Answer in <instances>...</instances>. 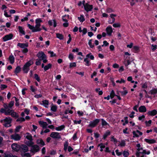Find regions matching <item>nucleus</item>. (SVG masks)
Wrapping results in <instances>:
<instances>
[{"instance_id": "obj_1", "label": "nucleus", "mask_w": 157, "mask_h": 157, "mask_svg": "<svg viewBox=\"0 0 157 157\" xmlns=\"http://www.w3.org/2000/svg\"><path fill=\"white\" fill-rule=\"evenodd\" d=\"M33 61L30 60L27 62L22 67V70L24 73H28L29 70V67L33 64Z\"/></svg>"}, {"instance_id": "obj_2", "label": "nucleus", "mask_w": 157, "mask_h": 157, "mask_svg": "<svg viewBox=\"0 0 157 157\" xmlns=\"http://www.w3.org/2000/svg\"><path fill=\"white\" fill-rule=\"evenodd\" d=\"M100 119H96L93 121H90L88 126L92 128H94L100 122Z\"/></svg>"}, {"instance_id": "obj_3", "label": "nucleus", "mask_w": 157, "mask_h": 157, "mask_svg": "<svg viewBox=\"0 0 157 157\" xmlns=\"http://www.w3.org/2000/svg\"><path fill=\"white\" fill-rule=\"evenodd\" d=\"M69 144V142L67 140L66 141L64 144V148L63 150L65 151H67L68 147V151L69 152H70L73 150V148L70 146H68Z\"/></svg>"}, {"instance_id": "obj_4", "label": "nucleus", "mask_w": 157, "mask_h": 157, "mask_svg": "<svg viewBox=\"0 0 157 157\" xmlns=\"http://www.w3.org/2000/svg\"><path fill=\"white\" fill-rule=\"evenodd\" d=\"M21 136L18 134L15 133L14 134H12L10 136V138L12 140H13L15 141H19L20 140Z\"/></svg>"}, {"instance_id": "obj_5", "label": "nucleus", "mask_w": 157, "mask_h": 157, "mask_svg": "<svg viewBox=\"0 0 157 157\" xmlns=\"http://www.w3.org/2000/svg\"><path fill=\"white\" fill-rule=\"evenodd\" d=\"M11 147L13 150L17 152L20 151V148H21L20 145L17 143L13 144L11 146Z\"/></svg>"}, {"instance_id": "obj_6", "label": "nucleus", "mask_w": 157, "mask_h": 157, "mask_svg": "<svg viewBox=\"0 0 157 157\" xmlns=\"http://www.w3.org/2000/svg\"><path fill=\"white\" fill-rule=\"evenodd\" d=\"M13 37V35L11 33L8 35H6L3 37L2 38L3 41L4 42L11 40Z\"/></svg>"}, {"instance_id": "obj_7", "label": "nucleus", "mask_w": 157, "mask_h": 157, "mask_svg": "<svg viewBox=\"0 0 157 157\" xmlns=\"http://www.w3.org/2000/svg\"><path fill=\"white\" fill-rule=\"evenodd\" d=\"M50 136L53 138L59 139L61 138V136L59 135V133L56 132H52Z\"/></svg>"}, {"instance_id": "obj_8", "label": "nucleus", "mask_w": 157, "mask_h": 157, "mask_svg": "<svg viewBox=\"0 0 157 157\" xmlns=\"http://www.w3.org/2000/svg\"><path fill=\"white\" fill-rule=\"evenodd\" d=\"M85 10L87 12L91 11L93 9V6L92 5H89L88 3H86L85 6H84Z\"/></svg>"}, {"instance_id": "obj_9", "label": "nucleus", "mask_w": 157, "mask_h": 157, "mask_svg": "<svg viewBox=\"0 0 157 157\" xmlns=\"http://www.w3.org/2000/svg\"><path fill=\"white\" fill-rule=\"evenodd\" d=\"M36 56L40 59L47 58L46 55L42 51L39 52L37 54Z\"/></svg>"}, {"instance_id": "obj_10", "label": "nucleus", "mask_w": 157, "mask_h": 157, "mask_svg": "<svg viewBox=\"0 0 157 157\" xmlns=\"http://www.w3.org/2000/svg\"><path fill=\"white\" fill-rule=\"evenodd\" d=\"M20 151L21 152H25L29 151L28 147L25 145H22L21 146H20Z\"/></svg>"}, {"instance_id": "obj_11", "label": "nucleus", "mask_w": 157, "mask_h": 157, "mask_svg": "<svg viewBox=\"0 0 157 157\" xmlns=\"http://www.w3.org/2000/svg\"><path fill=\"white\" fill-rule=\"evenodd\" d=\"M106 31L108 36H111L113 32L111 26H108L106 29Z\"/></svg>"}, {"instance_id": "obj_12", "label": "nucleus", "mask_w": 157, "mask_h": 157, "mask_svg": "<svg viewBox=\"0 0 157 157\" xmlns=\"http://www.w3.org/2000/svg\"><path fill=\"white\" fill-rule=\"evenodd\" d=\"M147 114L149 116H154L157 114V110L154 109L151 111H148Z\"/></svg>"}, {"instance_id": "obj_13", "label": "nucleus", "mask_w": 157, "mask_h": 157, "mask_svg": "<svg viewBox=\"0 0 157 157\" xmlns=\"http://www.w3.org/2000/svg\"><path fill=\"white\" fill-rule=\"evenodd\" d=\"M138 110L140 113H144L146 112L147 109L144 105H141L139 107Z\"/></svg>"}, {"instance_id": "obj_14", "label": "nucleus", "mask_w": 157, "mask_h": 157, "mask_svg": "<svg viewBox=\"0 0 157 157\" xmlns=\"http://www.w3.org/2000/svg\"><path fill=\"white\" fill-rule=\"evenodd\" d=\"M12 119L10 117H6L3 120L1 121V122H2L3 121H4L5 123H7L8 124H11Z\"/></svg>"}, {"instance_id": "obj_15", "label": "nucleus", "mask_w": 157, "mask_h": 157, "mask_svg": "<svg viewBox=\"0 0 157 157\" xmlns=\"http://www.w3.org/2000/svg\"><path fill=\"white\" fill-rule=\"evenodd\" d=\"M17 46H18L21 48H25L28 46V44L27 43H17Z\"/></svg>"}, {"instance_id": "obj_16", "label": "nucleus", "mask_w": 157, "mask_h": 157, "mask_svg": "<svg viewBox=\"0 0 157 157\" xmlns=\"http://www.w3.org/2000/svg\"><path fill=\"white\" fill-rule=\"evenodd\" d=\"M144 141L149 144L155 143L156 142V141L154 139H145Z\"/></svg>"}, {"instance_id": "obj_17", "label": "nucleus", "mask_w": 157, "mask_h": 157, "mask_svg": "<svg viewBox=\"0 0 157 157\" xmlns=\"http://www.w3.org/2000/svg\"><path fill=\"white\" fill-rule=\"evenodd\" d=\"M53 22L52 20H49L48 21V24L50 26H52L53 25V26L56 27L57 26V23L56 21L54 19L53 20Z\"/></svg>"}, {"instance_id": "obj_18", "label": "nucleus", "mask_w": 157, "mask_h": 157, "mask_svg": "<svg viewBox=\"0 0 157 157\" xmlns=\"http://www.w3.org/2000/svg\"><path fill=\"white\" fill-rule=\"evenodd\" d=\"M32 151L33 152H37L39 150V147L37 145H33L32 147Z\"/></svg>"}, {"instance_id": "obj_19", "label": "nucleus", "mask_w": 157, "mask_h": 157, "mask_svg": "<svg viewBox=\"0 0 157 157\" xmlns=\"http://www.w3.org/2000/svg\"><path fill=\"white\" fill-rule=\"evenodd\" d=\"M111 134V132L109 130H107L103 135L102 139L105 140L107 138V136Z\"/></svg>"}, {"instance_id": "obj_20", "label": "nucleus", "mask_w": 157, "mask_h": 157, "mask_svg": "<svg viewBox=\"0 0 157 157\" xmlns=\"http://www.w3.org/2000/svg\"><path fill=\"white\" fill-rule=\"evenodd\" d=\"M21 71V68L20 66H17L14 71V73L16 75L20 72Z\"/></svg>"}, {"instance_id": "obj_21", "label": "nucleus", "mask_w": 157, "mask_h": 157, "mask_svg": "<svg viewBox=\"0 0 157 157\" xmlns=\"http://www.w3.org/2000/svg\"><path fill=\"white\" fill-rule=\"evenodd\" d=\"M39 123L40 125L42 126V127L43 128H46L48 125V124L46 122L41 121H39Z\"/></svg>"}, {"instance_id": "obj_22", "label": "nucleus", "mask_w": 157, "mask_h": 157, "mask_svg": "<svg viewBox=\"0 0 157 157\" xmlns=\"http://www.w3.org/2000/svg\"><path fill=\"white\" fill-rule=\"evenodd\" d=\"M27 26L30 29L32 30V32L35 33L37 32V31H35V30H36V29L35 27H34V26H32L29 24H28Z\"/></svg>"}, {"instance_id": "obj_23", "label": "nucleus", "mask_w": 157, "mask_h": 157, "mask_svg": "<svg viewBox=\"0 0 157 157\" xmlns=\"http://www.w3.org/2000/svg\"><path fill=\"white\" fill-rule=\"evenodd\" d=\"M36 24V25L35 26V27L36 30H35V31H37V32L40 31L42 30V29L40 28V26H41L40 23Z\"/></svg>"}, {"instance_id": "obj_24", "label": "nucleus", "mask_w": 157, "mask_h": 157, "mask_svg": "<svg viewBox=\"0 0 157 157\" xmlns=\"http://www.w3.org/2000/svg\"><path fill=\"white\" fill-rule=\"evenodd\" d=\"M37 144L42 146H44L45 145L44 142L42 139H38L36 141Z\"/></svg>"}, {"instance_id": "obj_25", "label": "nucleus", "mask_w": 157, "mask_h": 157, "mask_svg": "<svg viewBox=\"0 0 157 157\" xmlns=\"http://www.w3.org/2000/svg\"><path fill=\"white\" fill-rule=\"evenodd\" d=\"M18 29H19V32L20 33H21L23 35H25V31L24 30L22 26H18Z\"/></svg>"}, {"instance_id": "obj_26", "label": "nucleus", "mask_w": 157, "mask_h": 157, "mask_svg": "<svg viewBox=\"0 0 157 157\" xmlns=\"http://www.w3.org/2000/svg\"><path fill=\"white\" fill-rule=\"evenodd\" d=\"M9 59L11 64H13L15 61V58L13 55H11L9 56Z\"/></svg>"}, {"instance_id": "obj_27", "label": "nucleus", "mask_w": 157, "mask_h": 157, "mask_svg": "<svg viewBox=\"0 0 157 157\" xmlns=\"http://www.w3.org/2000/svg\"><path fill=\"white\" fill-rule=\"evenodd\" d=\"M149 94H157V88H154L151 90L149 92Z\"/></svg>"}, {"instance_id": "obj_28", "label": "nucleus", "mask_w": 157, "mask_h": 157, "mask_svg": "<svg viewBox=\"0 0 157 157\" xmlns=\"http://www.w3.org/2000/svg\"><path fill=\"white\" fill-rule=\"evenodd\" d=\"M65 128V126L64 125H61L58 127H56L55 128L56 130L57 131H60L63 129Z\"/></svg>"}, {"instance_id": "obj_29", "label": "nucleus", "mask_w": 157, "mask_h": 157, "mask_svg": "<svg viewBox=\"0 0 157 157\" xmlns=\"http://www.w3.org/2000/svg\"><path fill=\"white\" fill-rule=\"evenodd\" d=\"M101 125H102V126H106L107 125H108L109 126V124L107 123L106 121L104 120V119H101Z\"/></svg>"}, {"instance_id": "obj_30", "label": "nucleus", "mask_w": 157, "mask_h": 157, "mask_svg": "<svg viewBox=\"0 0 157 157\" xmlns=\"http://www.w3.org/2000/svg\"><path fill=\"white\" fill-rule=\"evenodd\" d=\"M52 67V64L50 63L48 64L47 65H45L44 67V70L46 71L49 69L51 68Z\"/></svg>"}, {"instance_id": "obj_31", "label": "nucleus", "mask_w": 157, "mask_h": 157, "mask_svg": "<svg viewBox=\"0 0 157 157\" xmlns=\"http://www.w3.org/2000/svg\"><path fill=\"white\" fill-rule=\"evenodd\" d=\"M86 58L88 59V58H90L91 60L94 59V57L93 55H92L91 53H90L86 56Z\"/></svg>"}, {"instance_id": "obj_32", "label": "nucleus", "mask_w": 157, "mask_h": 157, "mask_svg": "<svg viewBox=\"0 0 157 157\" xmlns=\"http://www.w3.org/2000/svg\"><path fill=\"white\" fill-rule=\"evenodd\" d=\"M56 37L60 40H63L64 38L62 34L59 33H56Z\"/></svg>"}, {"instance_id": "obj_33", "label": "nucleus", "mask_w": 157, "mask_h": 157, "mask_svg": "<svg viewBox=\"0 0 157 157\" xmlns=\"http://www.w3.org/2000/svg\"><path fill=\"white\" fill-rule=\"evenodd\" d=\"M84 61L86 63L85 65L86 66H89L91 65V63L87 58H85L84 59Z\"/></svg>"}, {"instance_id": "obj_34", "label": "nucleus", "mask_w": 157, "mask_h": 157, "mask_svg": "<svg viewBox=\"0 0 157 157\" xmlns=\"http://www.w3.org/2000/svg\"><path fill=\"white\" fill-rule=\"evenodd\" d=\"M78 18L80 22H82L85 21V19L84 18V15L82 14H81L80 15V17H78Z\"/></svg>"}, {"instance_id": "obj_35", "label": "nucleus", "mask_w": 157, "mask_h": 157, "mask_svg": "<svg viewBox=\"0 0 157 157\" xmlns=\"http://www.w3.org/2000/svg\"><path fill=\"white\" fill-rule=\"evenodd\" d=\"M43 105L46 108L48 107V105L49 104V101L48 100H45L43 101H42Z\"/></svg>"}, {"instance_id": "obj_36", "label": "nucleus", "mask_w": 157, "mask_h": 157, "mask_svg": "<svg viewBox=\"0 0 157 157\" xmlns=\"http://www.w3.org/2000/svg\"><path fill=\"white\" fill-rule=\"evenodd\" d=\"M26 134L28 135L26 138L27 139L29 140H33V137L32 136L29 132H27Z\"/></svg>"}, {"instance_id": "obj_37", "label": "nucleus", "mask_w": 157, "mask_h": 157, "mask_svg": "<svg viewBox=\"0 0 157 157\" xmlns=\"http://www.w3.org/2000/svg\"><path fill=\"white\" fill-rule=\"evenodd\" d=\"M57 109V106L56 105H53L52 106H51V110L53 112H56V111Z\"/></svg>"}, {"instance_id": "obj_38", "label": "nucleus", "mask_w": 157, "mask_h": 157, "mask_svg": "<svg viewBox=\"0 0 157 157\" xmlns=\"http://www.w3.org/2000/svg\"><path fill=\"white\" fill-rule=\"evenodd\" d=\"M33 144L34 143L32 141V140H29L26 143L27 145L29 147H32Z\"/></svg>"}, {"instance_id": "obj_39", "label": "nucleus", "mask_w": 157, "mask_h": 157, "mask_svg": "<svg viewBox=\"0 0 157 157\" xmlns=\"http://www.w3.org/2000/svg\"><path fill=\"white\" fill-rule=\"evenodd\" d=\"M10 115L12 117H15V118H18L19 117L18 115L17 114V113L14 112L11 113Z\"/></svg>"}, {"instance_id": "obj_40", "label": "nucleus", "mask_w": 157, "mask_h": 157, "mask_svg": "<svg viewBox=\"0 0 157 157\" xmlns=\"http://www.w3.org/2000/svg\"><path fill=\"white\" fill-rule=\"evenodd\" d=\"M116 95L115 94L114 91L112 90L110 94V97L111 99H113L115 96H116Z\"/></svg>"}, {"instance_id": "obj_41", "label": "nucleus", "mask_w": 157, "mask_h": 157, "mask_svg": "<svg viewBox=\"0 0 157 157\" xmlns=\"http://www.w3.org/2000/svg\"><path fill=\"white\" fill-rule=\"evenodd\" d=\"M92 39L90 40L89 41L88 44L89 45L90 47L91 48H93L94 47V44H92Z\"/></svg>"}, {"instance_id": "obj_42", "label": "nucleus", "mask_w": 157, "mask_h": 157, "mask_svg": "<svg viewBox=\"0 0 157 157\" xmlns=\"http://www.w3.org/2000/svg\"><path fill=\"white\" fill-rule=\"evenodd\" d=\"M34 78L38 82H40V77L38 75L36 74H35L34 75Z\"/></svg>"}, {"instance_id": "obj_43", "label": "nucleus", "mask_w": 157, "mask_h": 157, "mask_svg": "<svg viewBox=\"0 0 157 157\" xmlns=\"http://www.w3.org/2000/svg\"><path fill=\"white\" fill-rule=\"evenodd\" d=\"M122 154H123V156L124 157H128V156L129 155V153L128 151H124L122 153Z\"/></svg>"}, {"instance_id": "obj_44", "label": "nucleus", "mask_w": 157, "mask_h": 157, "mask_svg": "<svg viewBox=\"0 0 157 157\" xmlns=\"http://www.w3.org/2000/svg\"><path fill=\"white\" fill-rule=\"evenodd\" d=\"M12 110H10V109H7V110H6V111L5 113V114L6 115H10L12 111Z\"/></svg>"}, {"instance_id": "obj_45", "label": "nucleus", "mask_w": 157, "mask_h": 157, "mask_svg": "<svg viewBox=\"0 0 157 157\" xmlns=\"http://www.w3.org/2000/svg\"><path fill=\"white\" fill-rule=\"evenodd\" d=\"M120 92L121 94V95L122 96H125L128 93V91L127 90H125L123 91H121Z\"/></svg>"}, {"instance_id": "obj_46", "label": "nucleus", "mask_w": 157, "mask_h": 157, "mask_svg": "<svg viewBox=\"0 0 157 157\" xmlns=\"http://www.w3.org/2000/svg\"><path fill=\"white\" fill-rule=\"evenodd\" d=\"M116 15L113 14H111L110 15V17L112 19V22L113 23L115 21V19L113 17H116Z\"/></svg>"}, {"instance_id": "obj_47", "label": "nucleus", "mask_w": 157, "mask_h": 157, "mask_svg": "<svg viewBox=\"0 0 157 157\" xmlns=\"http://www.w3.org/2000/svg\"><path fill=\"white\" fill-rule=\"evenodd\" d=\"M22 126L21 125H19L17 126L16 127V128L15 129V133L18 132H19L20 129L22 128Z\"/></svg>"}, {"instance_id": "obj_48", "label": "nucleus", "mask_w": 157, "mask_h": 157, "mask_svg": "<svg viewBox=\"0 0 157 157\" xmlns=\"http://www.w3.org/2000/svg\"><path fill=\"white\" fill-rule=\"evenodd\" d=\"M25 118H24L23 117H21L19 118H18L17 120L16 121L17 122H18V121H21V122H24L25 121Z\"/></svg>"}, {"instance_id": "obj_49", "label": "nucleus", "mask_w": 157, "mask_h": 157, "mask_svg": "<svg viewBox=\"0 0 157 157\" xmlns=\"http://www.w3.org/2000/svg\"><path fill=\"white\" fill-rule=\"evenodd\" d=\"M13 98H14L15 99V101H16L15 103V105L17 106H19V99H17L16 97H13Z\"/></svg>"}, {"instance_id": "obj_50", "label": "nucleus", "mask_w": 157, "mask_h": 157, "mask_svg": "<svg viewBox=\"0 0 157 157\" xmlns=\"http://www.w3.org/2000/svg\"><path fill=\"white\" fill-rule=\"evenodd\" d=\"M41 59H36V61L35 63V64L36 65L39 66L41 64Z\"/></svg>"}, {"instance_id": "obj_51", "label": "nucleus", "mask_w": 157, "mask_h": 157, "mask_svg": "<svg viewBox=\"0 0 157 157\" xmlns=\"http://www.w3.org/2000/svg\"><path fill=\"white\" fill-rule=\"evenodd\" d=\"M106 12L107 13H110L114 12V10L111 8L108 7L106 9Z\"/></svg>"}, {"instance_id": "obj_52", "label": "nucleus", "mask_w": 157, "mask_h": 157, "mask_svg": "<svg viewBox=\"0 0 157 157\" xmlns=\"http://www.w3.org/2000/svg\"><path fill=\"white\" fill-rule=\"evenodd\" d=\"M76 66V63L75 62L71 63L70 64L69 67L70 68H71L72 67H75Z\"/></svg>"}, {"instance_id": "obj_53", "label": "nucleus", "mask_w": 157, "mask_h": 157, "mask_svg": "<svg viewBox=\"0 0 157 157\" xmlns=\"http://www.w3.org/2000/svg\"><path fill=\"white\" fill-rule=\"evenodd\" d=\"M14 103V101H11L8 104L9 108H11L13 105Z\"/></svg>"}, {"instance_id": "obj_54", "label": "nucleus", "mask_w": 157, "mask_h": 157, "mask_svg": "<svg viewBox=\"0 0 157 157\" xmlns=\"http://www.w3.org/2000/svg\"><path fill=\"white\" fill-rule=\"evenodd\" d=\"M7 87V85L2 84L1 85L0 88L2 90H3L4 89L6 88Z\"/></svg>"}, {"instance_id": "obj_55", "label": "nucleus", "mask_w": 157, "mask_h": 157, "mask_svg": "<svg viewBox=\"0 0 157 157\" xmlns=\"http://www.w3.org/2000/svg\"><path fill=\"white\" fill-rule=\"evenodd\" d=\"M22 157H31V155L29 153H26L24 154L23 155H22Z\"/></svg>"}, {"instance_id": "obj_56", "label": "nucleus", "mask_w": 157, "mask_h": 157, "mask_svg": "<svg viewBox=\"0 0 157 157\" xmlns=\"http://www.w3.org/2000/svg\"><path fill=\"white\" fill-rule=\"evenodd\" d=\"M48 52L50 54L51 57H55V56H56V54L55 53H54V52L52 51H49V52Z\"/></svg>"}, {"instance_id": "obj_57", "label": "nucleus", "mask_w": 157, "mask_h": 157, "mask_svg": "<svg viewBox=\"0 0 157 157\" xmlns=\"http://www.w3.org/2000/svg\"><path fill=\"white\" fill-rule=\"evenodd\" d=\"M147 82H145L141 86L142 88L146 89L147 87Z\"/></svg>"}, {"instance_id": "obj_58", "label": "nucleus", "mask_w": 157, "mask_h": 157, "mask_svg": "<svg viewBox=\"0 0 157 157\" xmlns=\"http://www.w3.org/2000/svg\"><path fill=\"white\" fill-rule=\"evenodd\" d=\"M157 47V45H154L153 44H152L151 45V49L153 51H154L156 49Z\"/></svg>"}, {"instance_id": "obj_59", "label": "nucleus", "mask_w": 157, "mask_h": 157, "mask_svg": "<svg viewBox=\"0 0 157 157\" xmlns=\"http://www.w3.org/2000/svg\"><path fill=\"white\" fill-rule=\"evenodd\" d=\"M113 26L114 28H118L120 27L121 25L119 23H114L113 24Z\"/></svg>"}, {"instance_id": "obj_60", "label": "nucleus", "mask_w": 157, "mask_h": 157, "mask_svg": "<svg viewBox=\"0 0 157 157\" xmlns=\"http://www.w3.org/2000/svg\"><path fill=\"white\" fill-rule=\"evenodd\" d=\"M42 20L40 18H38L35 20L36 23H40L42 22Z\"/></svg>"}, {"instance_id": "obj_61", "label": "nucleus", "mask_w": 157, "mask_h": 157, "mask_svg": "<svg viewBox=\"0 0 157 157\" xmlns=\"http://www.w3.org/2000/svg\"><path fill=\"white\" fill-rule=\"evenodd\" d=\"M111 141H113L115 143H117V139L114 138V136H112L111 138Z\"/></svg>"}, {"instance_id": "obj_62", "label": "nucleus", "mask_w": 157, "mask_h": 157, "mask_svg": "<svg viewBox=\"0 0 157 157\" xmlns=\"http://www.w3.org/2000/svg\"><path fill=\"white\" fill-rule=\"evenodd\" d=\"M132 133L133 134V137L135 138V137H138L139 136V135L136 133V131H133L132 132Z\"/></svg>"}, {"instance_id": "obj_63", "label": "nucleus", "mask_w": 157, "mask_h": 157, "mask_svg": "<svg viewBox=\"0 0 157 157\" xmlns=\"http://www.w3.org/2000/svg\"><path fill=\"white\" fill-rule=\"evenodd\" d=\"M139 106V104H137L135 106H134L133 107V109L136 112H138V110L137 109V108Z\"/></svg>"}, {"instance_id": "obj_64", "label": "nucleus", "mask_w": 157, "mask_h": 157, "mask_svg": "<svg viewBox=\"0 0 157 157\" xmlns=\"http://www.w3.org/2000/svg\"><path fill=\"white\" fill-rule=\"evenodd\" d=\"M66 16H67V15H65L64 16H63L62 17V20H63V21H64L65 22H68V20L66 18Z\"/></svg>"}]
</instances>
